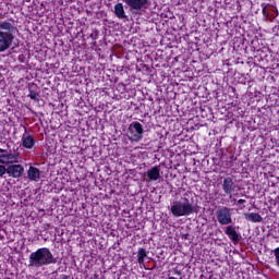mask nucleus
Here are the masks:
<instances>
[{
    "label": "nucleus",
    "mask_w": 279,
    "mask_h": 279,
    "mask_svg": "<svg viewBox=\"0 0 279 279\" xmlns=\"http://www.w3.org/2000/svg\"><path fill=\"white\" fill-rule=\"evenodd\" d=\"M58 260L53 257V253L49 247H40L36 252L31 253L28 257V267H35L40 269V267H46L47 265H56Z\"/></svg>",
    "instance_id": "1"
},
{
    "label": "nucleus",
    "mask_w": 279,
    "mask_h": 279,
    "mask_svg": "<svg viewBox=\"0 0 279 279\" xmlns=\"http://www.w3.org/2000/svg\"><path fill=\"white\" fill-rule=\"evenodd\" d=\"M170 211L174 217H189V215L195 213V206L189 198H182L172 203Z\"/></svg>",
    "instance_id": "2"
},
{
    "label": "nucleus",
    "mask_w": 279,
    "mask_h": 279,
    "mask_svg": "<svg viewBox=\"0 0 279 279\" xmlns=\"http://www.w3.org/2000/svg\"><path fill=\"white\" fill-rule=\"evenodd\" d=\"M143 134H145V129L141 122H132L128 129V138L133 143H141L143 141Z\"/></svg>",
    "instance_id": "3"
},
{
    "label": "nucleus",
    "mask_w": 279,
    "mask_h": 279,
    "mask_svg": "<svg viewBox=\"0 0 279 279\" xmlns=\"http://www.w3.org/2000/svg\"><path fill=\"white\" fill-rule=\"evenodd\" d=\"M132 14H138L141 10H147L151 5V0H122Z\"/></svg>",
    "instance_id": "4"
},
{
    "label": "nucleus",
    "mask_w": 279,
    "mask_h": 279,
    "mask_svg": "<svg viewBox=\"0 0 279 279\" xmlns=\"http://www.w3.org/2000/svg\"><path fill=\"white\" fill-rule=\"evenodd\" d=\"M222 191L229 197H232V195H236V193L241 191V187H239V184H236V180L234 179V175L223 178Z\"/></svg>",
    "instance_id": "5"
},
{
    "label": "nucleus",
    "mask_w": 279,
    "mask_h": 279,
    "mask_svg": "<svg viewBox=\"0 0 279 279\" xmlns=\"http://www.w3.org/2000/svg\"><path fill=\"white\" fill-rule=\"evenodd\" d=\"M216 217L220 226H230V223H232V209L230 207L222 206L217 209Z\"/></svg>",
    "instance_id": "6"
},
{
    "label": "nucleus",
    "mask_w": 279,
    "mask_h": 279,
    "mask_svg": "<svg viewBox=\"0 0 279 279\" xmlns=\"http://www.w3.org/2000/svg\"><path fill=\"white\" fill-rule=\"evenodd\" d=\"M14 41L13 34H5V32H0V53L2 51H8L10 47H12V43Z\"/></svg>",
    "instance_id": "7"
},
{
    "label": "nucleus",
    "mask_w": 279,
    "mask_h": 279,
    "mask_svg": "<svg viewBox=\"0 0 279 279\" xmlns=\"http://www.w3.org/2000/svg\"><path fill=\"white\" fill-rule=\"evenodd\" d=\"M21 158L19 153H5L0 155V165H16Z\"/></svg>",
    "instance_id": "8"
},
{
    "label": "nucleus",
    "mask_w": 279,
    "mask_h": 279,
    "mask_svg": "<svg viewBox=\"0 0 279 279\" xmlns=\"http://www.w3.org/2000/svg\"><path fill=\"white\" fill-rule=\"evenodd\" d=\"M7 173L9 178H23V173H25V168L23 165H10L7 168Z\"/></svg>",
    "instance_id": "9"
},
{
    "label": "nucleus",
    "mask_w": 279,
    "mask_h": 279,
    "mask_svg": "<svg viewBox=\"0 0 279 279\" xmlns=\"http://www.w3.org/2000/svg\"><path fill=\"white\" fill-rule=\"evenodd\" d=\"M225 234L227 236H229V239H231V241L233 243H239L240 241V235L239 233L236 232V227H233L231 225L227 226L226 227V231H225Z\"/></svg>",
    "instance_id": "10"
},
{
    "label": "nucleus",
    "mask_w": 279,
    "mask_h": 279,
    "mask_svg": "<svg viewBox=\"0 0 279 279\" xmlns=\"http://www.w3.org/2000/svg\"><path fill=\"white\" fill-rule=\"evenodd\" d=\"M28 97L33 101H40V94L38 93V85L36 83H29L28 84Z\"/></svg>",
    "instance_id": "11"
},
{
    "label": "nucleus",
    "mask_w": 279,
    "mask_h": 279,
    "mask_svg": "<svg viewBox=\"0 0 279 279\" xmlns=\"http://www.w3.org/2000/svg\"><path fill=\"white\" fill-rule=\"evenodd\" d=\"M27 175H28V180H31V182H38V180H40V169H38L34 166H31L28 168Z\"/></svg>",
    "instance_id": "12"
},
{
    "label": "nucleus",
    "mask_w": 279,
    "mask_h": 279,
    "mask_svg": "<svg viewBox=\"0 0 279 279\" xmlns=\"http://www.w3.org/2000/svg\"><path fill=\"white\" fill-rule=\"evenodd\" d=\"M148 180L151 182H156L157 180H160V167L155 166L150 170H147L146 172Z\"/></svg>",
    "instance_id": "13"
},
{
    "label": "nucleus",
    "mask_w": 279,
    "mask_h": 279,
    "mask_svg": "<svg viewBox=\"0 0 279 279\" xmlns=\"http://www.w3.org/2000/svg\"><path fill=\"white\" fill-rule=\"evenodd\" d=\"M113 13L116 14L117 19H120V21H123V19H128V15L125 14V8L121 2L114 4Z\"/></svg>",
    "instance_id": "14"
},
{
    "label": "nucleus",
    "mask_w": 279,
    "mask_h": 279,
    "mask_svg": "<svg viewBox=\"0 0 279 279\" xmlns=\"http://www.w3.org/2000/svg\"><path fill=\"white\" fill-rule=\"evenodd\" d=\"M22 145L25 149H32L36 145V140H34V135H23Z\"/></svg>",
    "instance_id": "15"
},
{
    "label": "nucleus",
    "mask_w": 279,
    "mask_h": 279,
    "mask_svg": "<svg viewBox=\"0 0 279 279\" xmlns=\"http://www.w3.org/2000/svg\"><path fill=\"white\" fill-rule=\"evenodd\" d=\"M244 217L252 223H260V221H263V216H260V214H256V213L244 214Z\"/></svg>",
    "instance_id": "16"
},
{
    "label": "nucleus",
    "mask_w": 279,
    "mask_h": 279,
    "mask_svg": "<svg viewBox=\"0 0 279 279\" xmlns=\"http://www.w3.org/2000/svg\"><path fill=\"white\" fill-rule=\"evenodd\" d=\"M0 29H2L5 34H13L14 35V29H16V27H14V24H12L8 21H3L0 24Z\"/></svg>",
    "instance_id": "17"
},
{
    "label": "nucleus",
    "mask_w": 279,
    "mask_h": 279,
    "mask_svg": "<svg viewBox=\"0 0 279 279\" xmlns=\"http://www.w3.org/2000/svg\"><path fill=\"white\" fill-rule=\"evenodd\" d=\"M145 258H147V251L145 248H138L137 251V263L143 265L145 263Z\"/></svg>",
    "instance_id": "18"
},
{
    "label": "nucleus",
    "mask_w": 279,
    "mask_h": 279,
    "mask_svg": "<svg viewBox=\"0 0 279 279\" xmlns=\"http://www.w3.org/2000/svg\"><path fill=\"white\" fill-rule=\"evenodd\" d=\"M245 204H247V201H245V199H243V198H240V199L238 201V206H239L240 210H244Z\"/></svg>",
    "instance_id": "19"
},
{
    "label": "nucleus",
    "mask_w": 279,
    "mask_h": 279,
    "mask_svg": "<svg viewBox=\"0 0 279 279\" xmlns=\"http://www.w3.org/2000/svg\"><path fill=\"white\" fill-rule=\"evenodd\" d=\"M5 173H8V168H5L3 165H0V178H3Z\"/></svg>",
    "instance_id": "20"
},
{
    "label": "nucleus",
    "mask_w": 279,
    "mask_h": 279,
    "mask_svg": "<svg viewBox=\"0 0 279 279\" xmlns=\"http://www.w3.org/2000/svg\"><path fill=\"white\" fill-rule=\"evenodd\" d=\"M262 14H263V16H265L266 19L269 16V12H267V5L263 7V9H262Z\"/></svg>",
    "instance_id": "21"
},
{
    "label": "nucleus",
    "mask_w": 279,
    "mask_h": 279,
    "mask_svg": "<svg viewBox=\"0 0 279 279\" xmlns=\"http://www.w3.org/2000/svg\"><path fill=\"white\" fill-rule=\"evenodd\" d=\"M99 37V32L95 31L92 35H90V38L93 40H97V38Z\"/></svg>",
    "instance_id": "22"
},
{
    "label": "nucleus",
    "mask_w": 279,
    "mask_h": 279,
    "mask_svg": "<svg viewBox=\"0 0 279 279\" xmlns=\"http://www.w3.org/2000/svg\"><path fill=\"white\" fill-rule=\"evenodd\" d=\"M60 279H75V278H73V276L71 275H61Z\"/></svg>",
    "instance_id": "23"
},
{
    "label": "nucleus",
    "mask_w": 279,
    "mask_h": 279,
    "mask_svg": "<svg viewBox=\"0 0 279 279\" xmlns=\"http://www.w3.org/2000/svg\"><path fill=\"white\" fill-rule=\"evenodd\" d=\"M173 274H174V276H182V271H180L177 268H174Z\"/></svg>",
    "instance_id": "24"
},
{
    "label": "nucleus",
    "mask_w": 279,
    "mask_h": 279,
    "mask_svg": "<svg viewBox=\"0 0 279 279\" xmlns=\"http://www.w3.org/2000/svg\"><path fill=\"white\" fill-rule=\"evenodd\" d=\"M0 154H8V149L0 148Z\"/></svg>",
    "instance_id": "25"
},
{
    "label": "nucleus",
    "mask_w": 279,
    "mask_h": 279,
    "mask_svg": "<svg viewBox=\"0 0 279 279\" xmlns=\"http://www.w3.org/2000/svg\"><path fill=\"white\" fill-rule=\"evenodd\" d=\"M168 279H177L175 277H169Z\"/></svg>",
    "instance_id": "26"
}]
</instances>
